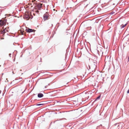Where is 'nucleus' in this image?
<instances>
[{
  "label": "nucleus",
  "mask_w": 129,
  "mask_h": 129,
  "mask_svg": "<svg viewBox=\"0 0 129 129\" xmlns=\"http://www.w3.org/2000/svg\"><path fill=\"white\" fill-rule=\"evenodd\" d=\"M89 66V69H90V67H89V66Z\"/></svg>",
  "instance_id": "16"
},
{
  "label": "nucleus",
  "mask_w": 129,
  "mask_h": 129,
  "mask_svg": "<svg viewBox=\"0 0 129 129\" xmlns=\"http://www.w3.org/2000/svg\"><path fill=\"white\" fill-rule=\"evenodd\" d=\"M1 65H0V67H1Z\"/></svg>",
  "instance_id": "18"
},
{
  "label": "nucleus",
  "mask_w": 129,
  "mask_h": 129,
  "mask_svg": "<svg viewBox=\"0 0 129 129\" xmlns=\"http://www.w3.org/2000/svg\"><path fill=\"white\" fill-rule=\"evenodd\" d=\"M21 32L22 33V35H23L24 34V32L23 31V32H22L21 30Z\"/></svg>",
  "instance_id": "11"
},
{
  "label": "nucleus",
  "mask_w": 129,
  "mask_h": 129,
  "mask_svg": "<svg viewBox=\"0 0 129 129\" xmlns=\"http://www.w3.org/2000/svg\"><path fill=\"white\" fill-rule=\"evenodd\" d=\"M35 11L37 13H39V11L38 10L36 11Z\"/></svg>",
  "instance_id": "12"
},
{
  "label": "nucleus",
  "mask_w": 129,
  "mask_h": 129,
  "mask_svg": "<svg viewBox=\"0 0 129 129\" xmlns=\"http://www.w3.org/2000/svg\"><path fill=\"white\" fill-rule=\"evenodd\" d=\"M127 93H129V89L127 90Z\"/></svg>",
  "instance_id": "13"
},
{
  "label": "nucleus",
  "mask_w": 129,
  "mask_h": 129,
  "mask_svg": "<svg viewBox=\"0 0 129 129\" xmlns=\"http://www.w3.org/2000/svg\"><path fill=\"white\" fill-rule=\"evenodd\" d=\"M31 13L28 12H26L24 16V18L26 20H28L30 18H32V17H31V15H30V14Z\"/></svg>",
  "instance_id": "1"
},
{
  "label": "nucleus",
  "mask_w": 129,
  "mask_h": 129,
  "mask_svg": "<svg viewBox=\"0 0 129 129\" xmlns=\"http://www.w3.org/2000/svg\"><path fill=\"white\" fill-rule=\"evenodd\" d=\"M0 26H1V25H0Z\"/></svg>",
  "instance_id": "17"
},
{
  "label": "nucleus",
  "mask_w": 129,
  "mask_h": 129,
  "mask_svg": "<svg viewBox=\"0 0 129 129\" xmlns=\"http://www.w3.org/2000/svg\"><path fill=\"white\" fill-rule=\"evenodd\" d=\"M4 21L2 20H0V25H1V26H2V25H4Z\"/></svg>",
  "instance_id": "7"
},
{
  "label": "nucleus",
  "mask_w": 129,
  "mask_h": 129,
  "mask_svg": "<svg viewBox=\"0 0 129 129\" xmlns=\"http://www.w3.org/2000/svg\"><path fill=\"white\" fill-rule=\"evenodd\" d=\"M9 30V29L8 27L6 28L2 31V34H4V33L6 32H8Z\"/></svg>",
  "instance_id": "2"
},
{
  "label": "nucleus",
  "mask_w": 129,
  "mask_h": 129,
  "mask_svg": "<svg viewBox=\"0 0 129 129\" xmlns=\"http://www.w3.org/2000/svg\"><path fill=\"white\" fill-rule=\"evenodd\" d=\"M101 97V96H98L97 98L96 99V100H96L98 99H100V98Z\"/></svg>",
  "instance_id": "9"
},
{
  "label": "nucleus",
  "mask_w": 129,
  "mask_h": 129,
  "mask_svg": "<svg viewBox=\"0 0 129 129\" xmlns=\"http://www.w3.org/2000/svg\"><path fill=\"white\" fill-rule=\"evenodd\" d=\"M38 96L39 98H41L43 96V95L41 93H39L38 94Z\"/></svg>",
  "instance_id": "6"
},
{
  "label": "nucleus",
  "mask_w": 129,
  "mask_h": 129,
  "mask_svg": "<svg viewBox=\"0 0 129 129\" xmlns=\"http://www.w3.org/2000/svg\"><path fill=\"white\" fill-rule=\"evenodd\" d=\"M33 15H34V16H35V13H34Z\"/></svg>",
  "instance_id": "15"
},
{
  "label": "nucleus",
  "mask_w": 129,
  "mask_h": 129,
  "mask_svg": "<svg viewBox=\"0 0 129 129\" xmlns=\"http://www.w3.org/2000/svg\"><path fill=\"white\" fill-rule=\"evenodd\" d=\"M42 4H39L37 5V6L39 9L40 10L41 9L42 6Z\"/></svg>",
  "instance_id": "5"
},
{
  "label": "nucleus",
  "mask_w": 129,
  "mask_h": 129,
  "mask_svg": "<svg viewBox=\"0 0 129 129\" xmlns=\"http://www.w3.org/2000/svg\"><path fill=\"white\" fill-rule=\"evenodd\" d=\"M25 31L29 33L33 32V30L32 29L28 28L27 29H26L25 30Z\"/></svg>",
  "instance_id": "3"
},
{
  "label": "nucleus",
  "mask_w": 129,
  "mask_h": 129,
  "mask_svg": "<svg viewBox=\"0 0 129 129\" xmlns=\"http://www.w3.org/2000/svg\"><path fill=\"white\" fill-rule=\"evenodd\" d=\"M43 104H42L40 103V104H37V106H40V105H42Z\"/></svg>",
  "instance_id": "10"
},
{
  "label": "nucleus",
  "mask_w": 129,
  "mask_h": 129,
  "mask_svg": "<svg viewBox=\"0 0 129 129\" xmlns=\"http://www.w3.org/2000/svg\"><path fill=\"white\" fill-rule=\"evenodd\" d=\"M11 54H10H10H9V56H10V57H11Z\"/></svg>",
  "instance_id": "14"
},
{
  "label": "nucleus",
  "mask_w": 129,
  "mask_h": 129,
  "mask_svg": "<svg viewBox=\"0 0 129 129\" xmlns=\"http://www.w3.org/2000/svg\"><path fill=\"white\" fill-rule=\"evenodd\" d=\"M126 25V24H124V25H122L121 26V28H122L123 27H125Z\"/></svg>",
  "instance_id": "8"
},
{
  "label": "nucleus",
  "mask_w": 129,
  "mask_h": 129,
  "mask_svg": "<svg viewBox=\"0 0 129 129\" xmlns=\"http://www.w3.org/2000/svg\"><path fill=\"white\" fill-rule=\"evenodd\" d=\"M48 16L47 14H45L43 16V19L44 21L48 19Z\"/></svg>",
  "instance_id": "4"
}]
</instances>
